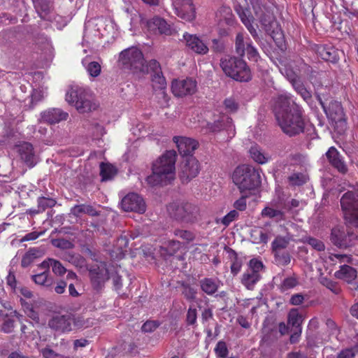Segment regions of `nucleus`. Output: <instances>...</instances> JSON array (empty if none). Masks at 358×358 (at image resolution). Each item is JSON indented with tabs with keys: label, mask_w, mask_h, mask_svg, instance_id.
<instances>
[{
	"label": "nucleus",
	"mask_w": 358,
	"mask_h": 358,
	"mask_svg": "<svg viewBox=\"0 0 358 358\" xmlns=\"http://www.w3.org/2000/svg\"><path fill=\"white\" fill-rule=\"evenodd\" d=\"M176 152L168 150L152 164V173L146 178L148 185L152 187L166 185L175 179V164Z\"/></svg>",
	"instance_id": "f03ea898"
},
{
	"label": "nucleus",
	"mask_w": 358,
	"mask_h": 358,
	"mask_svg": "<svg viewBox=\"0 0 358 358\" xmlns=\"http://www.w3.org/2000/svg\"><path fill=\"white\" fill-rule=\"evenodd\" d=\"M148 30L155 34H164L171 36L174 32V29L167 22L159 17L155 16L147 22Z\"/></svg>",
	"instance_id": "a211bd4d"
},
{
	"label": "nucleus",
	"mask_w": 358,
	"mask_h": 358,
	"mask_svg": "<svg viewBox=\"0 0 358 358\" xmlns=\"http://www.w3.org/2000/svg\"><path fill=\"white\" fill-rule=\"evenodd\" d=\"M329 163L341 173L348 171L347 165L341 159L339 152L334 147H331L326 153Z\"/></svg>",
	"instance_id": "b1692460"
},
{
	"label": "nucleus",
	"mask_w": 358,
	"mask_h": 358,
	"mask_svg": "<svg viewBox=\"0 0 358 358\" xmlns=\"http://www.w3.org/2000/svg\"><path fill=\"white\" fill-rule=\"evenodd\" d=\"M256 16L259 18V22L264 30L272 36L277 46L280 50L285 51L286 50V44L284 41L282 34L278 31L275 32V31L272 29L276 22L273 20L274 17L270 10L268 9L262 12V15Z\"/></svg>",
	"instance_id": "9b49d317"
},
{
	"label": "nucleus",
	"mask_w": 358,
	"mask_h": 358,
	"mask_svg": "<svg viewBox=\"0 0 358 358\" xmlns=\"http://www.w3.org/2000/svg\"><path fill=\"white\" fill-rule=\"evenodd\" d=\"M292 86L296 92L301 95L304 101L308 102L311 99L312 94L310 92L306 89L301 80L293 83Z\"/></svg>",
	"instance_id": "a19ab883"
},
{
	"label": "nucleus",
	"mask_w": 358,
	"mask_h": 358,
	"mask_svg": "<svg viewBox=\"0 0 358 358\" xmlns=\"http://www.w3.org/2000/svg\"><path fill=\"white\" fill-rule=\"evenodd\" d=\"M82 64L90 76L96 78L100 75L101 71V64L98 62L90 61V56L85 57L82 60Z\"/></svg>",
	"instance_id": "cd10ccee"
},
{
	"label": "nucleus",
	"mask_w": 358,
	"mask_h": 358,
	"mask_svg": "<svg viewBox=\"0 0 358 358\" xmlns=\"http://www.w3.org/2000/svg\"><path fill=\"white\" fill-rule=\"evenodd\" d=\"M215 352L217 357L225 358L228 355L226 343L224 341H219L215 348Z\"/></svg>",
	"instance_id": "bf43d9fd"
},
{
	"label": "nucleus",
	"mask_w": 358,
	"mask_h": 358,
	"mask_svg": "<svg viewBox=\"0 0 358 358\" xmlns=\"http://www.w3.org/2000/svg\"><path fill=\"white\" fill-rule=\"evenodd\" d=\"M280 71L282 72V73L286 76V77L292 83V85H293V83H294L295 82H298L299 80H301L292 69L285 67L284 69H280Z\"/></svg>",
	"instance_id": "680f3d73"
},
{
	"label": "nucleus",
	"mask_w": 358,
	"mask_h": 358,
	"mask_svg": "<svg viewBox=\"0 0 358 358\" xmlns=\"http://www.w3.org/2000/svg\"><path fill=\"white\" fill-rule=\"evenodd\" d=\"M199 161L196 158L191 157L186 159L184 165L182 166L179 177L182 183H187L199 174Z\"/></svg>",
	"instance_id": "f3484780"
},
{
	"label": "nucleus",
	"mask_w": 358,
	"mask_h": 358,
	"mask_svg": "<svg viewBox=\"0 0 358 358\" xmlns=\"http://www.w3.org/2000/svg\"><path fill=\"white\" fill-rule=\"evenodd\" d=\"M175 13L187 22L194 20L196 17V10L192 0H172Z\"/></svg>",
	"instance_id": "f8f14e48"
},
{
	"label": "nucleus",
	"mask_w": 358,
	"mask_h": 358,
	"mask_svg": "<svg viewBox=\"0 0 358 358\" xmlns=\"http://www.w3.org/2000/svg\"><path fill=\"white\" fill-rule=\"evenodd\" d=\"M236 52L241 57H243L245 53L246 41L244 40L242 33L237 34L235 41Z\"/></svg>",
	"instance_id": "8fccbe9b"
},
{
	"label": "nucleus",
	"mask_w": 358,
	"mask_h": 358,
	"mask_svg": "<svg viewBox=\"0 0 358 358\" xmlns=\"http://www.w3.org/2000/svg\"><path fill=\"white\" fill-rule=\"evenodd\" d=\"M64 259L71 263L76 267H83L85 265V259L80 255L66 253Z\"/></svg>",
	"instance_id": "603ef678"
},
{
	"label": "nucleus",
	"mask_w": 358,
	"mask_h": 358,
	"mask_svg": "<svg viewBox=\"0 0 358 358\" xmlns=\"http://www.w3.org/2000/svg\"><path fill=\"white\" fill-rule=\"evenodd\" d=\"M262 215L265 217L272 218L275 222L285 219V211L274 209L271 207H266L262 211Z\"/></svg>",
	"instance_id": "2f4dec72"
},
{
	"label": "nucleus",
	"mask_w": 358,
	"mask_h": 358,
	"mask_svg": "<svg viewBox=\"0 0 358 358\" xmlns=\"http://www.w3.org/2000/svg\"><path fill=\"white\" fill-rule=\"evenodd\" d=\"M49 272L44 271L38 274L32 276L35 283L47 287H51L52 285V279L48 278Z\"/></svg>",
	"instance_id": "ea45409f"
},
{
	"label": "nucleus",
	"mask_w": 358,
	"mask_h": 358,
	"mask_svg": "<svg viewBox=\"0 0 358 358\" xmlns=\"http://www.w3.org/2000/svg\"><path fill=\"white\" fill-rule=\"evenodd\" d=\"M0 320H2L1 330L6 333L9 334L13 332L15 327V321L13 319L8 317L7 315H3L2 311L0 310Z\"/></svg>",
	"instance_id": "a18cd8bd"
},
{
	"label": "nucleus",
	"mask_w": 358,
	"mask_h": 358,
	"mask_svg": "<svg viewBox=\"0 0 358 358\" xmlns=\"http://www.w3.org/2000/svg\"><path fill=\"white\" fill-rule=\"evenodd\" d=\"M48 326L57 331L69 332L71 331V317L69 315H55L49 320Z\"/></svg>",
	"instance_id": "4be33fe9"
},
{
	"label": "nucleus",
	"mask_w": 358,
	"mask_h": 358,
	"mask_svg": "<svg viewBox=\"0 0 358 358\" xmlns=\"http://www.w3.org/2000/svg\"><path fill=\"white\" fill-rule=\"evenodd\" d=\"M334 276L337 279L352 282L357 278V271L353 267L344 264L341 266L340 269L334 273Z\"/></svg>",
	"instance_id": "bb28decb"
},
{
	"label": "nucleus",
	"mask_w": 358,
	"mask_h": 358,
	"mask_svg": "<svg viewBox=\"0 0 358 358\" xmlns=\"http://www.w3.org/2000/svg\"><path fill=\"white\" fill-rule=\"evenodd\" d=\"M118 62L123 68L132 70L134 73L145 69L143 55L139 49L134 47L122 51Z\"/></svg>",
	"instance_id": "0eeeda50"
},
{
	"label": "nucleus",
	"mask_w": 358,
	"mask_h": 358,
	"mask_svg": "<svg viewBox=\"0 0 358 358\" xmlns=\"http://www.w3.org/2000/svg\"><path fill=\"white\" fill-rule=\"evenodd\" d=\"M34 8L40 16L45 20H51V13L53 10L52 3L50 0H33Z\"/></svg>",
	"instance_id": "393cba45"
},
{
	"label": "nucleus",
	"mask_w": 358,
	"mask_h": 358,
	"mask_svg": "<svg viewBox=\"0 0 358 358\" xmlns=\"http://www.w3.org/2000/svg\"><path fill=\"white\" fill-rule=\"evenodd\" d=\"M319 281L320 284L323 286L326 287L327 289L331 290L335 294H339L341 292V289L339 287L338 282L331 280V279L324 277L320 276L319 278Z\"/></svg>",
	"instance_id": "79ce46f5"
},
{
	"label": "nucleus",
	"mask_w": 358,
	"mask_h": 358,
	"mask_svg": "<svg viewBox=\"0 0 358 358\" xmlns=\"http://www.w3.org/2000/svg\"><path fill=\"white\" fill-rule=\"evenodd\" d=\"M315 96L328 119L331 121L334 130L338 134H343L348 129V123L341 103L336 101H331L327 106L325 101L327 99L324 97V94L316 92Z\"/></svg>",
	"instance_id": "20e7f679"
},
{
	"label": "nucleus",
	"mask_w": 358,
	"mask_h": 358,
	"mask_svg": "<svg viewBox=\"0 0 358 358\" xmlns=\"http://www.w3.org/2000/svg\"><path fill=\"white\" fill-rule=\"evenodd\" d=\"M171 90L178 97L192 95L196 91V82L192 78L175 80L172 82Z\"/></svg>",
	"instance_id": "4468645a"
},
{
	"label": "nucleus",
	"mask_w": 358,
	"mask_h": 358,
	"mask_svg": "<svg viewBox=\"0 0 358 358\" xmlns=\"http://www.w3.org/2000/svg\"><path fill=\"white\" fill-rule=\"evenodd\" d=\"M152 83L154 91H157L159 89H166V81L162 72L152 75Z\"/></svg>",
	"instance_id": "de8ad7c7"
},
{
	"label": "nucleus",
	"mask_w": 358,
	"mask_h": 358,
	"mask_svg": "<svg viewBox=\"0 0 358 358\" xmlns=\"http://www.w3.org/2000/svg\"><path fill=\"white\" fill-rule=\"evenodd\" d=\"M69 117L66 112L60 108H50L41 113V121L50 124L59 123L61 121L66 120Z\"/></svg>",
	"instance_id": "5701e85b"
},
{
	"label": "nucleus",
	"mask_w": 358,
	"mask_h": 358,
	"mask_svg": "<svg viewBox=\"0 0 358 358\" xmlns=\"http://www.w3.org/2000/svg\"><path fill=\"white\" fill-rule=\"evenodd\" d=\"M217 16L220 17V22H224L228 25H232L234 23L231 9L228 6L221 7L217 13Z\"/></svg>",
	"instance_id": "473e14b6"
},
{
	"label": "nucleus",
	"mask_w": 358,
	"mask_h": 358,
	"mask_svg": "<svg viewBox=\"0 0 358 358\" xmlns=\"http://www.w3.org/2000/svg\"><path fill=\"white\" fill-rule=\"evenodd\" d=\"M264 266L262 262L258 261L255 259H252L249 262L248 271H254V273H259V271L262 270Z\"/></svg>",
	"instance_id": "774afa93"
},
{
	"label": "nucleus",
	"mask_w": 358,
	"mask_h": 358,
	"mask_svg": "<svg viewBox=\"0 0 358 358\" xmlns=\"http://www.w3.org/2000/svg\"><path fill=\"white\" fill-rule=\"evenodd\" d=\"M71 213L78 217L82 214H87L91 216L98 215V212L90 205L80 204L76 205L71 209Z\"/></svg>",
	"instance_id": "7c9ffc66"
},
{
	"label": "nucleus",
	"mask_w": 358,
	"mask_h": 358,
	"mask_svg": "<svg viewBox=\"0 0 358 358\" xmlns=\"http://www.w3.org/2000/svg\"><path fill=\"white\" fill-rule=\"evenodd\" d=\"M259 273H254V271H248V270L243 274L241 282L250 290H252L255 284L260 280Z\"/></svg>",
	"instance_id": "c85d7f7f"
},
{
	"label": "nucleus",
	"mask_w": 358,
	"mask_h": 358,
	"mask_svg": "<svg viewBox=\"0 0 358 358\" xmlns=\"http://www.w3.org/2000/svg\"><path fill=\"white\" fill-rule=\"evenodd\" d=\"M220 66L224 73L239 82H248L251 73L245 62L236 57H225L220 60Z\"/></svg>",
	"instance_id": "39448f33"
},
{
	"label": "nucleus",
	"mask_w": 358,
	"mask_h": 358,
	"mask_svg": "<svg viewBox=\"0 0 358 358\" xmlns=\"http://www.w3.org/2000/svg\"><path fill=\"white\" fill-rule=\"evenodd\" d=\"M273 112L278 124L286 135L292 137L303 133L305 121L302 108L288 94L276 97Z\"/></svg>",
	"instance_id": "f257e3e1"
},
{
	"label": "nucleus",
	"mask_w": 358,
	"mask_h": 358,
	"mask_svg": "<svg viewBox=\"0 0 358 358\" xmlns=\"http://www.w3.org/2000/svg\"><path fill=\"white\" fill-rule=\"evenodd\" d=\"M239 17L241 18L242 22L245 24L248 22H252L253 17L250 15V11L247 9H243L241 8L239 10H237Z\"/></svg>",
	"instance_id": "338daca9"
},
{
	"label": "nucleus",
	"mask_w": 358,
	"mask_h": 358,
	"mask_svg": "<svg viewBox=\"0 0 358 358\" xmlns=\"http://www.w3.org/2000/svg\"><path fill=\"white\" fill-rule=\"evenodd\" d=\"M197 320L196 308L190 306L187 310L186 315V324L188 326H195Z\"/></svg>",
	"instance_id": "4d7b16f0"
},
{
	"label": "nucleus",
	"mask_w": 358,
	"mask_h": 358,
	"mask_svg": "<svg viewBox=\"0 0 358 358\" xmlns=\"http://www.w3.org/2000/svg\"><path fill=\"white\" fill-rule=\"evenodd\" d=\"M251 237L253 241L257 243H266L268 241L267 234L261 228H256L251 231Z\"/></svg>",
	"instance_id": "09e8293b"
},
{
	"label": "nucleus",
	"mask_w": 358,
	"mask_h": 358,
	"mask_svg": "<svg viewBox=\"0 0 358 358\" xmlns=\"http://www.w3.org/2000/svg\"><path fill=\"white\" fill-rule=\"evenodd\" d=\"M17 152L21 161L29 168H33L38 162L32 144L23 142L17 146Z\"/></svg>",
	"instance_id": "dca6fc26"
},
{
	"label": "nucleus",
	"mask_w": 358,
	"mask_h": 358,
	"mask_svg": "<svg viewBox=\"0 0 358 358\" xmlns=\"http://www.w3.org/2000/svg\"><path fill=\"white\" fill-rule=\"evenodd\" d=\"M183 39L186 46L196 54L206 55L209 50L207 45L196 35L185 33Z\"/></svg>",
	"instance_id": "aec40b11"
},
{
	"label": "nucleus",
	"mask_w": 358,
	"mask_h": 358,
	"mask_svg": "<svg viewBox=\"0 0 358 358\" xmlns=\"http://www.w3.org/2000/svg\"><path fill=\"white\" fill-rule=\"evenodd\" d=\"M201 289L208 295L215 294L219 287L217 281L213 278H205L199 281Z\"/></svg>",
	"instance_id": "c756f323"
},
{
	"label": "nucleus",
	"mask_w": 358,
	"mask_h": 358,
	"mask_svg": "<svg viewBox=\"0 0 358 358\" xmlns=\"http://www.w3.org/2000/svg\"><path fill=\"white\" fill-rule=\"evenodd\" d=\"M66 100L69 103L73 104L80 113L91 112L98 107L94 102L92 94L82 87H71L66 94Z\"/></svg>",
	"instance_id": "423d86ee"
},
{
	"label": "nucleus",
	"mask_w": 358,
	"mask_h": 358,
	"mask_svg": "<svg viewBox=\"0 0 358 358\" xmlns=\"http://www.w3.org/2000/svg\"><path fill=\"white\" fill-rule=\"evenodd\" d=\"M129 246V239L125 236H120L113 245L110 252L111 257L114 259H122L127 252V248Z\"/></svg>",
	"instance_id": "a878e982"
},
{
	"label": "nucleus",
	"mask_w": 358,
	"mask_h": 358,
	"mask_svg": "<svg viewBox=\"0 0 358 358\" xmlns=\"http://www.w3.org/2000/svg\"><path fill=\"white\" fill-rule=\"evenodd\" d=\"M166 90V89H159L157 91H155L156 97L159 99L158 101L162 106L167 104L169 99Z\"/></svg>",
	"instance_id": "0e129e2a"
},
{
	"label": "nucleus",
	"mask_w": 358,
	"mask_h": 358,
	"mask_svg": "<svg viewBox=\"0 0 358 358\" xmlns=\"http://www.w3.org/2000/svg\"><path fill=\"white\" fill-rule=\"evenodd\" d=\"M225 108L231 113L236 112L238 108V104L234 98H227L224 101Z\"/></svg>",
	"instance_id": "69168bd1"
},
{
	"label": "nucleus",
	"mask_w": 358,
	"mask_h": 358,
	"mask_svg": "<svg viewBox=\"0 0 358 358\" xmlns=\"http://www.w3.org/2000/svg\"><path fill=\"white\" fill-rule=\"evenodd\" d=\"M302 317L299 314L296 309H292L288 314V324L292 329L301 328Z\"/></svg>",
	"instance_id": "c03bdc74"
},
{
	"label": "nucleus",
	"mask_w": 358,
	"mask_h": 358,
	"mask_svg": "<svg viewBox=\"0 0 358 358\" xmlns=\"http://www.w3.org/2000/svg\"><path fill=\"white\" fill-rule=\"evenodd\" d=\"M341 206L345 219L351 224H358V199L354 192L348 191L342 196Z\"/></svg>",
	"instance_id": "1a4fd4ad"
},
{
	"label": "nucleus",
	"mask_w": 358,
	"mask_h": 358,
	"mask_svg": "<svg viewBox=\"0 0 358 358\" xmlns=\"http://www.w3.org/2000/svg\"><path fill=\"white\" fill-rule=\"evenodd\" d=\"M143 73H152L157 74L162 73L161 66L156 59H151L149 61L148 64H145V69L143 71H140Z\"/></svg>",
	"instance_id": "3c124183"
},
{
	"label": "nucleus",
	"mask_w": 358,
	"mask_h": 358,
	"mask_svg": "<svg viewBox=\"0 0 358 358\" xmlns=\"http://www.w3.org/2000/svg\"><path fill=\"white\" fill-rule=\"evenodd\" d=\"M55 203H56V201L52 199L46 198V197H40L38 199V209L37 210H30L29 213L30 214H36L41 211L43 212L47 208H50V207L54 206L55 205Z\"/></svg>",
	"instance_id": "58836bf2"
},
{
	"label": "nucleus",
	"mask_w": 358,
	"mask_h": 358,
	"mask_svg": "<svg viewBox=\"0 0 358 358\" xmlns=\"http://www.w3.org/2000/svg\"><path fill=\"white\" fill-rule=\"evenodd\" d=\"M52 245L61 249H71L73 248V244L69 241L65 240L62 237L52 238L51 240Z\"/></svg>",
	"instance_id": "864d4df0"
},
{
	"label": "nucleus",
	"mask_w": 358,
	"mask_h": 358,
	"mask_svg": "<svg viewBox=\"0 0 358 358\" xmlns=\"http://www.w3.org/2000/svg\"><path fill=\"white\" fill-rule=\"evenodd\" d=\"M250 155L251 158L258 164H265L268 161V157L265 156V155L262 152L260 148L255 145L250 148Z\"/></svg>",
	"instance_id": "4c0bfd02"
},
{
	"label": "nucleus",
	"mask_w": 358,
	"mask_h": 358,
	"mask_svg": "<svg viewBox=\"0 0 358 358\" xmlns=\"http://www.w3.org/2000/svg\"><path fill=\"white\" fill-rule=\"evenodd\" d=\"M229 254V257L231 260V271L234 275H236L242 266V261L238 257L237 253L232 249L225 248Z\"/></svg>",
	"instance_id": "72a5a7b5"
},
{
	"label": "nucleus",
	"mask_w": 358,
	"mask_h": 358,
	"mask_svg": "<svg viewBox=\"0 0 358 358\" xmlns=\"http://www.w3.org/2000/svg\"><path fill=\"white\" fill-rule=\"evenodd\" d=\"M250 2L255 15H262L263 11L268 9L265 0H250Z\"/></svg>",
	"instance_id": "6e6d98bb"
},
{
	"label": "nucleus",
	"mask_w": 358,
	"mask_h": 358,
	"mask_svg": "<svg viewBox=\"0 0 358 358\" xmlns=\"http://www.w3.org/2000/svg\"><path fill=\"white\" fill-rule=\"evenodd\" d=\"M173 141L176 144L180 155L182 157H192L194 150L199 146V143L196 140L185 136H174Z\"/></svg>",
	"instance_id": "6ab92c4d"
},
{
	"label": "nucleus",
	"mask_w": 358,
	"mask_h": 358,
	"mask_svg": "<svg viewBox=\"0 0 358 358\" xmlns=\"http://www.w3.org/2000/svg\"><path fill=\"white\" fill-rule=\"evenodd\" d=\"M181 292L185 299L188 301H194L196 299L197 290L189 283L182 282L180 284Z\"/></svg>",
	"instance_id": "c9c22d12"
},
{
	"label": "nucleus",
	"mask_w": 358,
	"mask_h": 358,
	"mask_svg": "<svg viewBox=\"0 0 358 358\" xmlns=\"http://www.w3.org/2000/svg\"><path fill=\"white\" fill-rule=\"evenodd\" d=\"M245 52H247L249 59H253L255 60L257 59L258 57V52L257 49L252 45L250 38H248L246 41Z\"/></svg>",
	"instance_id": "e2e57ef3"
},
{
	"label": "nucleus",
	"mask_w": 358,
	"mask_h": 358,
	"mask_svg": "<svg viewBox=\"0 0 358 358\" xmlns=\"http://www.w3.org/2000/svg\"><path fill=\"white\" fill-rule=\"evenodd\" d=\"M289 243V239L284 237H277L272 243L273 250L275 252V255H278V250L287 248Z\"/></svg>",
	"instance_id": "5fc2aeb1"
},
{
	"label": "nucleus",
	"mask_w": 358,
	"mask_h": 358,
	"mask_svg": "<svg viewBox=\"0 0 358 358\" xmlns=\"http://www.w3.org/2000/svg\"><path fill=\"white\" fill-rule=\"evenodd\" d=\"M313 49L324 61L336 63L338 60V51L331 45L315 44Z\"/></svg>",
	"instance_id": "412c9836"
},
{
	"label": "nucleus",
	"mask_w": 358,
	"mask_h": 358,
	"mask_svg": "<svg viewBox=\"0 0 358 358\" xmlns=\"http://www.w3.org/2000/svg\"><path fill=\"white\" fill-rule=\"evenodd\" d=\"M122 208L124 211L145 213L146 205L143 199L136 193H130L122 199Z\"/></svg>",
	"instance_id": "2eb2a0df"
},
{
	"label": "nucleus",
	"mask_w": 358,
	"mask_h": 358,
	"mask_svg": "<svg viewBox=\"0 0 358 358\" xmlns=\"http://www.w3.org/2000/svg\"><path fill=\"white\" fill-rule=\"evenodd\" d=\"M117 171L114 166L110 164L101 163L100 164V176L102 181L112 179L116 174Z\"/></svg>",
	"instance_id": "e433bc0d"
},
{
	"label": "nucleus",
	"mask_w": 358,
	"mask_h": 358,
	"mask_svg": "<svg viewBox=\"0 0 358 358\" xmlns=\"http://www.w3.org/2000/svg\"><path fill=\"white\" fill-rule=\"evenodd\" d=\"M88 271L93 289L100 292L110 278L106 264L103 262L96 263L88 268Z\"/></svg>",
	"instance_id": "9d476101"
},
{
	"label": "nucleus",
	"mask_w": 358,
	"mask_h": 358,
	"mask_svg": "<svg viewBox=\"0 0 358 358\" xmlns=\"http://www.w3.org/2000/svg\"><path fill=\"white\" fill-rule=\"evenodd\" d=\"M174 234L176 236L180 237L187 242L192 241L195 238L194 234L192 231L187 230L176 229L175 230Z\"/></svg>",
	"instance_id": "052dcab7"
},
{
	"label": "nucleus",
	"mask_w": 358,
	"mask_h": 358,
	"mask_svg": "<svg viewBox=\"0 0 358 358\" xmlns=\"http://www.w3.org/2000/svg\"><path fill=\"white\" fill-rule=\"evenodd\" d=\"M180 243L178 241H169L164 245L160 248L162 255L168 256L174 255L180 248Z\"/></svg>",
	"instance_id": "f704fd0d"
},
{
	"label": "nucleus",
	"mask_w": 358,
	"mask_h": 358,
	"mask_svg": "<svg viewBox=\"0 0 358 358\" xmlns=\"http://www.w3.org/2000/svg\"><path fill=\"white\" fill-rule=\"evenodd\" d=\"M50 265L52 266V272L57 275H63L66 272V269L62 264V263L54 259H50Z\"/></svg>",
	"instance_id": "13d9d810"
},
{
	"label": "nucleus",
	"mask_w": 358,
	"mask_h": 358,
	"mask_svg": "<svg viewBox=\"0 0 358 358\" xmlns=\"http://www.w3.org/2000/svg\"><path fill=\"white\" fill-rule=\"evenodd\" d=\"M39 250L35 248L29 249L22 257L21 265L22 267H27L34 260L38 257Z\"/></svg>",
	"instance_id": "49530a36"
},
{
	"label": "nucleus",
	"mask_w": 358,
	"mask_h": 358,
	"mask_svg": "<svg viewBox=\"0 0 358 358\" xmlns=\"http://www.w3.org/2000/svg\"><path fill=\"white\" fill-rule=\"evenodd\" d=\"M287 179L291 185L301 186L308 180V176L302 173H294Z\"/></svg>",
	"instance_id": "37998d69"
},
{
	"label": "nucleus",
	"mask_w": 358,
	"mask_h": 358,
	"mask_svg": "<svg viewBox=\"0 0 358 358\" xmlns=\"http://www.w3.org/2000/svg\"><path fill=\"white\" fill-rule=\"evenodd\" d=\"M206 132L217 133L221 131H227L234 134V125L231 117L228 115L222 113L213 122H208L205 127Z\"/></svg>",
	"instance_id": "ddd939ff"
},
{
	"label": "nucleus",
	"mask_w": 358,
	"mask_h": 358,
	"mask_svg": "<svg viewBox=\"0 0 358 358\" xmlns=\"http://www.w3.org/2000/svg\"><path fill=\"white\" fill-rule=\"evenodd\" d=\"M234 183L237 186L240 192L249 193L261 185V177L258 169L252 166L243 164L234 170L232 175Z\"/></svg>",
	"instance_id": "7ed1b4c3"
},
{
	"label": "nucleus",
	"mask_w": 358,
	"mask_h": 358,
	"mask_svg": "<svg viewBox=\"0 0 358 358\" xmlns=\"http://www.w3.org/2000/svg\"><path fill=\"white\" fill-rule=\"evenodd\" d=\"M357 236L349 225H337L331 229V241L339 248L352 246Z\"/></svg>",
	"instance_id": "6e6552de"
}]
</instances>
